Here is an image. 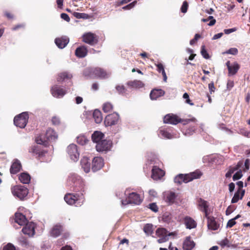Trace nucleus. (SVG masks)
Here are the masks:
<instances>
[{"mask_svg":"<svg viewBox=\"0 0 250 250\" xmlns=\"http://www.w3.org/2000/svg\"><path fill=\"white\" fill-rule=\"evenodd\" d=\"M208 88L211 94L214 92L215 88L213 82H211L208 84Z\"/></svg>","mask_w":250,"mask_h":250,"instance_id":"338daca9","label":"nucleus"},{"mask_svg":"<svg viewBox=\"0 0 250 250\" xmlns=\"http://www.w3.org/2000/svg\"><path fill=\"white\" fill-rule=\"evenodd\" d=\"M11 190L13 195L21 200L25 197L28 193V189L22 186H16L12 188Z\"/></svg>","mask_w":250,"mask_h":250,"instance_id":"39448f33","label":"nucleus"},{"mask_svg":"<svg viewBox=\"0 0 250 250\" xmlns=\"http://www.w3.org/2000/svg\"><path fill=\"white\" fill-rule=\"evenodd\" d=\"M201 53L202 56L206 59H208L209 58V55H208V52L206 50L205 46L202 45L201 47Z\"/></svg>","mask_w":250,"mask_h":250,"instance_id":"de8ad7c7","label":"nucleus"},{"mask_svg":"<svg viewBox=\"0 0 250 250\" xmlns=\"http://www.w3.org/2000/svg\"><path fill=\"white\" fill-rule=\"evenodd\" d=\"M92 140L97 144L102 141L104 137V134L100 131H96L92 135Z\"/></svg>","mask_w":250,"mask_h":250,"instance_id":"c756f323","label":"nucleus"},{"mask_svg":"<svg viewBox=\"0 0 250 250\" xmlns=\"http://www.w3.org/2000/svg\"><path fill=\"white\" fill-rule=\"evenodd\" d=\"M127 85L131 88L138 89L144 86L142 82L139 80H134L127 83Z\"/></svg>","mask_w":250,"mask_h":250,"instance_id":"7c9ffc66","label":"nucleus"},{"mask_svg":"<svg viewBox=\"0 0 250 250\" xmlns=\"http://www.w3.org/2000/svg\"><path fill=\"white\" fill-rule=\"evenodd\" d=\"M124 194L125 196V199L121 200L122 204L123 205H126L128 204L139 205L142 202L140 195L136 192H130L129 188L125 190Z\"/></svg>","mask_w":250,"mask_h":250,"instance_id":"f257e3e1","label":"nucleus"},{"mask_svg":"<svg viewBox=\"0 0 250 250\" xmlns=\"http://www.w3.org/2000/svg\"><path fill=\"white\" fill-rule=\"evenodd\" d=\"M35 223L31 222L27 223L22 229V232L29 237L33 236L35 234Z\"/></svg>","mask_w":250,"mask_h":250,"instance_id":"9b49d317","label":"nucleus"},{"mask_svg":"<svg viewBox=\"0 0 250 250\" xmlns=\"http://www.w3.org/2000/svg\"><path fill=\"white\" fill-rule=\"evenodd\" d=\"M88 141L87 138L83 135H80L77 138V142L81 145H84Z\"/></svg>","mask_w":250,"mask_h":250,"instance_id":"58836bf2","label":"nucleus"},{"mask_svg":"<svg viewBox=\"0 0 250 250\" xmlns=\"http://www.w3.org/2000/svg\"><path fill=\"white\" fill-rule=\"evenodd\" d=\"M164 175L165 172L157 167H154L152 169L151 178L154 180L160 179Z\"/></svg>","mask_w":250,"mask_h":250,"instance_id":"a211bd4d","label":"nucleus"},{"mask_svg":"<svg viewBox=\"0 0 250 250\" xmlns=\"http://www.w3.org/2000/svg\"><path fill=\"white\" fill-rule=\"evenodd\" d=\"M93 117L95 122L97 124H100L103 120V116L101 112L98 109H95L93 113Z\"/></svg>","mask_w":250,"mask_h":250,"instance_id":"c9c22d12","label":"nucleus"},{"mask_svg":"<svg viewBox=\"0 0 250 250\" xmlns=\"http://www.w3.org/2000/svg\"><path fill=\"white\" fill-rule=\"evenodd\" d=\"M72 75L67 72H64L60 73L57 78L58 82H62L71 79Z\"/></svg>","mask_w":250,"mask_h":250,"instance_id":"72a5a7b5","label":"nucleus"},{"mask_svg":"<svg viewBox=\"0 0 250 250\" xmlns=\"http://www.w3.org/2000/svg\"><path fill=\"white\" fill-rule=\"evenodd\" d=\"M183 174H180L176 176L174 178V182L175 183L178 184H181L182 183H184L183 181Z\"/></svg>","mask_w":250,"mask_h":250,"instance_id":"49530a36","label":"nucleus"},{"mask_svg":"<svg viewBox=\"0 0 250 250\" xmlns=\"http://www.w3.org/2000/svg\"><path fill=\"white\" fill-rule=\"evenodd\" d=\"M68 181L69 185L74 186L75 190L77 192L84 191V184L83 181L79 176L75 174H71L69 176Z\"/></svg>","mask_w":250,"mask_h":250,"instance_id":"f03ea898","label":"nucleus"},{"mask_svg":"<svg viewBox=\"0 0 250 250\" xmlns=\"http://www.w3.org/2000/svg\"><path fill=\"white\" fill-rule=\"evenodd\" d=\"M199 206L200 208V209L201 211H203L205 213L206 217H207L208 215V211L207 208H208V205L207 201L203 200L202 199H200L199 201Z\"/></svg>","mask_w":250,"mask_h":250,"instance_id":"e433bc0d","label":"nucleus"},{"mask_svg":"<svg viewBox=\"0 0 250 250\" xmlns=\"http://www.w3.org/2000/svg\"><path fill=\"white\" fill-rule=\"evenodd\" d=\"M189 175H191L192 179H198L202 175V173L200 171H196L190 173H189Z\"/></svg>","mask_w":250,"mask_h":250,"instance_id":"3c124183","label":"nucleus"},{"mask_svg":"<svg viewBox=\"0 0 250 250\" xmlns=\"http://www.w3.org/2000/svg\"><path fill=\"white\" fill-rule=\"evenodd\" d=\"M149 208L154 212L158 211V207L155 203H151L149 204Z\"/></svg>","mask_w":250,"mask_h":250,"instance_id":"052dcab7","label":"nucleus"},{"mask_svg":"<svg viewBox=\"0 0 250 250\" xmlns=\"http://www.w3.org/2000/svg\"><path fill=\"white\" fill-rule=\"evenodd\" d=\"M3 250H16V249L14 245L8 243L3 247Z\"/></svg>","mask_w":250,"mask_h":250,"instance_id":"bf43d9fd","label":"nucleus"},{"mask_svg":"<svg viewBox=\"0 0 250 250\" xmlns=\"http://www.w3.org/2000/svg\"><path fill=\"white\" fill-rule=\"evenodd\" d=\"M184 224L187 229H192L195 228L197 223L193 219L189 216H186L184 219Z\"/></svg>","mask_w":250,"mask_h":250,"instance_id":"b1692460","label":"nucleus"},{"mask_svg":"<svg viewBox=\"0 0 250 250\" xmlns=\"http://www.w3.org/2000/svg\"><path fill=\"white\" fill-rule=\"evenodd\" d=\"M136 3H137V1H134L128 4V5L124 6L122 8V9H124V10H129V9H131V8H132L133 7H134L135 6V5H136Z\"/></svg>","mask_w":250,"mask_h":250,"instance_id":"4d7b16f0","label":"nucleus"},{"mask_svg":"<svg viewBox=\"0 0 250 250\" xmlns=\"http://www.w3.org/2000/svg\"><path fill=\"white\" fill-rule=\"evenodd\" d=\"M158 135L160 137L165 139H172L177 137L171 132L170 129L165 128H161L159 129Z\"/></svg>","mask_w":250,"mask_h":250,"instance_id":"f8f14e48","label":"nucleus"},{"mask_svg":"<svg viewBox=\"0 0 250 250\" xmlns=\"http://www.w3.org/2000/svg\"><path fill=\"white\" fill-rule=\"evenodd\" d=\"M91 72L92 73V74L95 76V77L101 79L107 78L109 75V73H107L104 69L100 68H95L93 69Z\"/></svg>","mask_w":250,"mask_h":250,"instance_id":"f3484780","label":"nucleus"},{"mask_svg":"<svg viewBox=\"0 0 250 250\" xmlns=\"http://www.w3.org/2000/svg\"><path fill=\"white\" fill-rule=\"evenodd\" d=\"M87 53L86 47L83 46L77 48L75 51L76 55L79 58L84 57Z\"/></svg>","mask_w":250,"mask_h":250,"instance_id":"473e14b6","label":"nucleus"},{"mask_svg":"<svg viewBox=\"0 0 250 250\" xmlns=\"http://www.w3.org/2000/svg\"><path fill=\"white\" fill-rule=\"evenodd\" d=\"M29 151L34 155H38L39 156L42 155V152L40 151V149L38 146H32Z\"/></svg>","mask_w":250,"mask_h":250,"instance_id":"a19ab883","label":"nucleus"},{"mask_svg":"<svg viewBox=\"0 0 250 250\" xmlns=\"http://www.w3.org/2000/svg\"><path fill=\"white\" fill-rule=\"evenodd\" d=\"M15 222L21 226L25 225L27 222V219L25 216L21 213H15Z\"/></svg>","mask_w":250,"mask_h":250,"instance_id":"bb28decb","label":"nucleus"},{"mask_svg":"<svg viewBox=\"0 0 250 250\" xmlns=\"http://www.w3.org/2000/svg\"><path fill=\"white\" fill-rule=\"evenodd\" d=\"M171 233H167L166 229L164 228H159L156 231V235L159 237L157 240L159 243H163L167 242L168 240V236Z\"/></svg>","mask_w":250,"mask_h":250,"instance_id":"0eeeda50","label":"nucleus"},{"mask_svg":"<svg viewBox=\"0 0 250 250\" xmlns=\"http://www.w3.org/2000/svg\"><path fill=\"white\" fill-rule=\"evenodd\" d=\"M242 165L243 163L242 162H239L236 167L230 168L229 171L226 173V177L227 178L230 177L232 174L236 170H238Z\"/></svg>","mask_w":250,"mask_h":250,"instance_id":"4c0bfd02","label":"nucleus"},{"mask_svg":"<svg viewBox=\"0 0 250 250\" xmlns=\"http://www.w3.org/2000/svg\"><path fill=\"white\" fill-rule=\"evenodd\" d=\"M236 224V222L233 219H231L229 220L227 223V228H231Z\"/></svg>","mask_w":250,"mask_h":250,"instance_id":"e2e57ef3","label":"nucleus"},{"mask_svg":"<svg viewBox=\"0 0 250 250\" xmlns=\"http://www.w3.org/2000/svg\"><path fill=\"white\" fill-rule=\"evenodd\" d=\"M206 217L208 219V229L213 230L218 229L219 225L216 223L214 217L208 216V215Z\"/></svg>","mask_w":250,"mask_h":250,"instance_id":"5701e85b","label":"nucleus"},{"mask_svg":"<svg viewBox=\"0 0 250 250\" xmlns=\"http://www.w3.org/2000/svg\"><path fill=\"white\" fill-rule=\"evenodd\" d=\"M62 230V227L61 225H55L50 231V235L54 237H57L60 235Z\"/></svg>","mask_w":250,"mask_h":250,"instance_id":"a878e982","label":"nucleus"},{"mask_svg":"<svg viewBox=\"0 0 250 250\" xmlns=\"http://www.w3.org/2000/svg\"><path fill=\"white\" fill-rule=\"evenodd\" d=\"M240 133L246 137L250 138V132L249 131L241 130Z\"/></svg>","mask_w":250,"mask_h":250,"instance_id":"0e129e2a","label":"nucleus"},{"mask_svg":"<svg viewBox=\"0 0 250 250\" xmlns=\"http://www.w3.org/2000/svg\"><path fill=\"white\" fill-rule=\"evenodd\" d=\"M21 164L19 161L16 160L12 164L10 167V173L11 174H16L21 170Z\"/></svg>","mask_w":250,"mask_h":250,"instance_id":"c85d7f7f","label":"nucleus"},{"mask_svg":"<svg viewBox=\"0 0 250 250\" xmlns=\"http://www.w3.org/2000/svg\"><path fill=\"white\" fill-rule=\"evenodd\" d=\"M112 143L109 140H103L96 146V150L99 152L108 151L110 150Z\"/></svg>","mask_w":250,"mask_h":250,"instance_id":"1a4fd4ad","label":"nucleus"},{"mask_svg":"<svg viewBox=\"0 0 250 250\" xmlns=\"http://www.w3.org/2000/svg\"><path fill=\"white\" fill-rule=\"evenodd\" d=\"M195 129L194 127H191L186 130H184L183 132L185 136H190L194 133Z\"/></svg>","mask_w":250,"mask_h":250,"instance_id":"37998d69","label":"nucleus"},{"mask_svg":"<svg viewBox=\"0 0 250 250\" xmlns=\"http://www.w3.org/2000/svg\"><path fill=\"white\" fill-rule=\"evenodd\" d=\"M61 17L62 19L64 20V21L68 22L70 21V18L69 16L66 13H62L61 15Z\"/></svg>","mask_w":250,"mask_h":250,"instance_id":"69168bd1","label":"nucleus"},{"mask_svg":"<svg viewBox=\"0 0 250 250\" xmlns=\"http://www.w3.org/2000/svg\"><path fill=\"white\" fill-rule=\"evenodd\" d=\"M116 90L121 94H125L126 92V89L123 85H117L116 87Z\"/></svg>","mask_w":250,"mask_h":250,"instance_id":"603ef678","label":"nucleus"},{"mask_svg":"<svg viewBox=\"0 0 250 250\" xmlns=\"http://www.w3.org/2000/svg\"><path fill=\"white\" fill-rule=\"evenodd\" d=\"M51 122L52 124L54 125H58L61 123L60 118L56 116L52 117Z\"/></svg>","mask_w":250,"mask_h":250,"instance_id":"8fccbe9b","label":"nucleus"},{"mask_svg":"<svg viewBox=\"0 0 250 250\" xmlns=\"http://www.w3.org/2000/svg\"><path fill=\"white\" fill-rule=\"evenodd\" d=\"M144 232L147 235H150L153 231V225L150 224H146L144 227Z\"/></svg>","mask_w":250,"mask_h":250,"instance_id":"79ce46f5","label":"nucleus"},{"mask_svg":"<svg viewBox=\"0 0 250 250\" xmlns=\"http://www.w3.org/2000/svg\"><path fill=\"white\" fill-rule=\"evenodd\" d=\"M164 122L166 124L176 125L181 122V120L178 116L173 114H167L164 118Z\"/></svg>","mask_w":250,"mask_h":250,"instance_id":"ddd939ff","label":"nucleus"},{"mask_svg":"<svg viewBox=\"0 0 250 250\" xmlns=\"http://www.w3.org/2000/svg\"><path fill=\"white\" fill-rule=\"evenodd\" d=\"M65 201L69 205H74L76 207L81 206L84 201L83 195L78 196L76 195L69 193L64 197Z\"/></svg>","mask_w":250,"mask_h":250,"instance_id":"7ed1b4c3","label":"nucleus"},{"mask_svg":"<svg viewBox=\"0 0 250 250\" xmlns=\"http://www.w3.org/2000/svg\"><path fill=\"white\" fill-rule=\"evenodd\" d=\"M19 179L21 183L24 184H27L29 183L31 180V177L29 174L23 172L20 175Z\"/></svg>","mask_w":250,"mask_h":250,"instance_id":"f704fd0d","label":"nucleus"},{"mask_svg":"<svg viewBox=\"0 0 250 250\" xmlns=\"http://www.w3.org/2000/svg\"><path fill=\"white\" fill-rule=\"evenodd\" d=\"M36 142L37 144L45 145L46 142H47L45 138H42V136H39L36 139Z\"/></svg>","mask_w":250,"mask_h":250,"instance_id":"a18cd8bd","label":"nucleus"},{"mask_svg":"<svg viewBox=\"0 0 250 250\" xmlns=\"http://www.w3.org/2000/svg\"><path fill=\"white\" fill-rule=\"evenodd\" d=\"M176 196L174 192L167 191L164 193L165 201L169 205L173 204L175 202Z\"/></svg>","mask_w":250,"mask_h":250,"instance_id":"393cba45","label":"nucleus"},{"mask_svg":"<svg viewBox=\"0 0 250 250\" xmlns=\"http://www.w3.org/2000/svg\"><path fill=\"white\" fill-rule=\"evenodd\" d=\"M52 95L56 98H60L62 97L66 93V91L57 85L52 87L51 89Z\"/></svg>","mask_w":250,"mask_h":250,"instance_id":"aec40b11","label":"nucleus"},{"mask_svg":"<svg viewBox=\"0 0 250 250\" xmlns=\"http://www.w3.org/2000/svg\"><path fill=\"white\" fill-rule=\"evenodd\" d=\"M226 65L229 70V75L231 76L235 75L239 69V65L236 62L230 63V61L226 62Z\"/></svg>","mask_w":250,"mask_h":250,"instance_id":"dca6fc26","label":"nucleus"},{"mask_svg":"<svg viewBox=\"0 0 250 250\" xmlns=\"http://www.w3.org/2000/svg\"><path fill=\"white\" fill-rule=\"evenodd\" d=\"M245 191L244 189H238L234 194L231 199V203H237L239 200L243 198Z\"/></svg>","mask_w":250,"mask_h":250,"instance_id":"cd10ccee","label":"nucleus"},{"mask_svg":"<svg viewBox=\"0 0 250 250\" xmlns=\"http://www.w3.org/2000/svg\"><path fill=\"white\" fill-rule=\"evenodd\" d=\"M67 151L70 159L72 161L76 162L78 160L80 154L76 145L73 144H70L67 147Z\"/></svg>","mask_w":250,"mask_h":250,"instance_id":"423d86ee","label":"nucleus"},{"mask_svg":"<svg viewBox=\"0 0 250 250\" xmlns=\"http://www.w3.org/2000/svg\"><path fill=\"white\" fill-rule=\"evenodd\" d=\"M82 169L85 173H88L91 169L90 160L86 157H83L81 160Z\"/></svg>","mask_w":250,"mask_h":250,"instance_id":"4be33fe9","label":"nucleus"},{"mask_svg":"<svg viewBox=\"0 0 250 250\" xmlns=\"http://www.w3.org/2000/svg\"><path fill=\"white\" fill-rule=\"evenodd\" d=\"M188 7V3L187 1H184L182 4L181 8V11L183 13H186L187 12Z\"/></svg>","mask_w":250,"mask_h":250,"instance_id":"5fc2aeb1","label":"nucleus"},{"mask_svg":"<svg viewBox=\"0 0 250 250\" xmlns=\"http://www.w3.org/2000/svg\"><path fill=\"white\" fill-rule=\"evenodd\" d=\"M156 65L157 67V70L158 72H161L162 73H163V72H165L164 67L162 63H158L156 64Z\"/></svg>","mask_w":250,"mask_h":250,"instance_id":"680f3d73","label":"nucleus"},{"mask_svg":"<svg viewBox=\"0 0 250 250\" xmlns=\"http://www.w3.org/2000/svg\"><path fill=\"white\" fill-rule=\"evenodd\" d=\"M183 181L184 183H187L193 180L191 176V175H189V174H183Z\"/></svg>","mask_w":250,"mask_h":250,"instance_id":"6e6d98bb","label":"nucleus"},{"mask_svg":"<svg viewBox=\"0 0 250 250\" xmlns=\"http://www.w3.org/2000/svg\"><path fill=\"white\" fill-rule=\"evenodd\" d=\"M218 244L222 247L224 248L225 247H229L230 243L229 241L227 238H225L224 239L221 240Z\"/></svg>","mask_w":250,"mask_h":250,"instance_id":"c03bdc74","label":"nucleus"},{"mask_svg":"<svg viewBox=\"0 0 250 250\" xmlns=\"http://www.w3.org/2000/svg\"><path fill=\"white\" fill-rule=\"evenodd\" d=\"M83 41L86 43L90 45H94L97 42V39L96 35L91 32L85 33L83 36Z\"/></svg>","mask_w":250,"mask_h":250,"instance_id":"9d476101","label":"nucleus"},{"mask_svg":"<svg viewBox=\"0 0 250 250\" xmlns=\"http://www.w3.org/2000/svg\"><path fill=\"white\" fill-rule=\"evenodd\" d=\"M104 165V160L101 157H95L92 162V170L93 171H98L103 167Z\"/></svg>","mask_w":250,"mask_h":250,"instance_id":"4468645a","label":"nucleus"},{"mask_svg":"<svg viewBox=\"0 0 250 250\" xmlns=\"http://www.w3.org/2000/svg\"><path fill=\"white\" fill-rule=\"evenodd\" d=\"M165 91L162 89H155L151 91L150 94V97L151 100H156L158 98L163 96Z\"/></svg>","mask_w":250,"mask_h":250,"instance_id":"2f4dec72","label":"nucleus"},{"mask_svg":"<svg viewBox=\"0 0 250 250\" xmlns=\"http://www.w3.org/2000/svg\"><path fill=\"white\" fill-rule=\"evenodd\" d=\"M28 118L27 112H22L15 117L14 123L18 127L24 128L27 123Z\"/></svg>","mask_w":250,"mask_h":250,"instance_id":"20e7f679","label":"nucleus"},{"mask_svg":"<svg viewBox=\"0 0 250 250\" xmlns=\"http://www.w3.org/2000/svg\"><path fill=\"white\" fill-rule=\"evenodd\" d=\"M113 108V105L109 102H106L103 105V110L105 113L111 111Z\"/></svg>","mask_w":250,"mask_h":250,"instance_id":"ea45409f","label":"nucleus"},{"mask_svg":"<svg viewBox=\"0 0 250 250\" xmlns=\"http://www.w3.org/2000/svg\"><path fill=\"white\" fill-rule=\"evenodd\" d=\"M58 134L55 130L51 128H48L45 134V137L47 142H53L58 139Z\"/></svg>","mask_w":250,"mask_h":250,"instance_id":"2eb2a0df","label":"nucleus"},{"mask_svg":"<svg viewBox=\"0 0 250 250\" xmlns=\"http://www.w3.org/2000/svg\"><path fill=\"white\" fill-rule=\"evenodd\" d=\"M210 158L209 156H205L203 158V162L204 163H208L210 162Z\"/></svg>","mask_w":250,"mask_h":250,"instance_id":"774afa93","label":"nucleus"},{"mask_svg":"<svg viewBox=\"0 0 250 250\" xmlns=\"http://www.w3.org/2000/svg\"><path fill=\"white\" fill-rule=\"evenodd\" d=\"M19 242L22 246H26L28 245V242L27 239L23 237L19 239Z\"/></svg>","mask_w":250,"mask_h":250,"instance_id":"13d9d810","label":"nucleus"},{"mask_svg":"<svg viewBox=\"0 0 250 250\" xmlns=\"http://www.w3.org/2000/svg\"><path fill=\"white\" fill-rule=\"evenodd\" d=\"M238 53V49L236 48H231L227 51L223 52V54H228L231 55H236Z\"/></svg>","mask_w":250,"mask_h":250,"instance_id":"09e8293b","label":"nucleus"},{"mask_svg":"<svg viewBox=\"0 0 250 250\" xmlns=\"http://www.w3.org/2000/svg\"><path fill=\"white\" fill-rule=\"evenodd\" d=\"M119 119V115L116 112L107 115L104 119V124L106 126H111L116 124Z\"/></svg>","mask_w":250,"mask_h":250,"instance_id":"6e6552de","label":"nucleus"},{"mask_svg":"<svg viewBox=\"0 0 250 250\" xmlns=\"http://www.w3.org/2000/svg\"><path fill=\"white\" fill-rule=\"evenodd\" d=\"M69 41V38L67 37L64 36L56 38L55 40V42L59 48L62 49L66 46Z\"/></svg>","mask_w":250,"mask_h":250,"instance_id":"6ab92c4d","label":"nucleus"},{"mask_svg":"<svg viewBox=\"0 0 250 250\" xmlns=\"http://www.w3.org/2000/svg\"><path fill=\"white\" fill-rule=\"evenodd\" d=\"M195 244L191 239L190 236H187L184 240L183 244V248L184 250H191L194 248Z\"/></svg>","mask_w":250,"mask_h":250,"instance_id":"412c9836","label":"nucleus"},{"mask_svg":"<svg viewBox=\"0 0 250 250\" xmlns=\"http://www.w3.org/2000/svg\"><path fill=\"white\" fill-rule=\"evenodd\" d=\"M243 176L242 173V171L241 170H239L237 172H236L233 176L232 179L233 181H236L240 179Z\"/></svg>","mask_w":250,"mask_h":250,"instance_id":"864d4df0","label":"nucleus"}]
</instances>
